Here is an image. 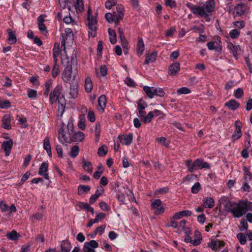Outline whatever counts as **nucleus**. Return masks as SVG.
<instances>
[{"label": "nucleus", "mask_w": 252, "mask_h": 252, "mask_svg": "<svg viewBox=\"0 0 252 252\" xmlns=\"http://www.w3.org/2000/svg\"><path fill=\"white\" fill-rule=\"evenodd\" d=\"M107 101L104 95H101L98 99V109L100 111L103 112L106 106Z\"/></svg>", "instance_id": "nucleus-25"}, {"label": "nucleus", "mask_w": 252, "mask_h": 252, "mask_svg": "<svg viewBox=\"0 0 252 252\" xmlns=\"http://www.w3.org/2000/svg\"><path fill=\"white\" fill-rule=\"evenodd\" d=\"M53 84V81L52 80L49 79L47 80L45 83V91L44 93V95L47 96L49 93L50 88H51Z\"/></svg>", "instance_id": "nucleus-40"}, {"label": "nucleus", "mask_w": 252, "mask_h": 252, "mask_svg": "<svg viewBox=\"0 0 252 252\" xmlns=\"http://www.w3.org/2000/svg\"><path fill=\"white\" fill-rule=\"evenodd\" d=\"M237 237L241 244L245 245L246 244L247 241L246 238L244 234L239 233L237 235Z\"/></svg>", "instance_id": "nucleus-56"}, {"label": "nucleus", "mask_w": 252, "mask_h": 252, "mask_svg": "<svg viewBox=\"0 0 252 252\" xmlns=\"http://www.w3.org/2000/svg\"><path fill=\"white\" fill-rule=\"evenodd\" d=\"M156 140L160 144L164 145L166 147L169 146V144L166 142V139L164 137H158Z\"/></svg>", "instance_id": "nucleus-61"}, {"label": "nucleus", "mask_w": 252, "mask_h": 252, "mask_svg": "<svg viewBox=\"0 0 252 252\" xmlns=\"http://www.w3.org/2000/svg\"><path fill=\"white\" fill-rule=\"evenodd\" d=\"M191 92L190 90L186 87H184L178 89L177 90V94L178 95L181 94H189Z\"/></svg>", "instance_id": "nucleus-45"}, {"label": "nucleus", "mask_w": 252, "mask_h": 252, "mask_svg": "<svg viewBox=\"0 0 252 252\" xmlns=\"http://www.w3.org/2000/svg\"><path fill=\"white\" fill-rule=\"evenodd\" d=\"M228 48L230 52L236 59L237 56L241 50L240 46L239 45H234L232 43H229L228 45Z\"/></svg>", "instance_id": "nucleus-22"}, {"label": "nucleus", "mask_w": 252, "mask_h": 252, "mask_svg": "<svg viewBox=\"0 0 252 252\" xmlns=\"http://www.w3.org/2000/svg\"><path fill=\"white\" fill-rule=\"evenodd\" d=\"M244 92L242 89L238 88L234 91V95L236 98H240L243 95Z\"/></svg>", "instance_id": "nucleus-59"}, {"label": "nucleus", "mask_w": 252, "mask_h": 252, "mask_svg": "<svg viewBox=\"0 0 252 252\" xmlns=\"http://www.w3.org/2000/svg\"><path fill=\"white\" fill-rule=\"evenodd\" d=\"M88 26L89 29V36L94 37L96 35L97 30V20L95 15H91V10L89 8L88 10Z\"/></svg>", "instance_id": "nucleus-5"}, {"label": "nucleus", "mask_w": 252, "mask_h": 252, "mask_svg": "<svg viewBox=\"0 0 252 252\" xmlns=\"http://www.w3.org/2000/svg\"><path fill=\"white\" fill-rule=\"evenodd\" d=\"M74 6L76 10L82 12L84 9L83 0H76Z\"/></svg>", "instance_id": "nucleus-44"}, {"label": "nucleus", "mask_w": 252, "mask_h": 252, "mask_svg": "<svg viewBox=\"0 0 252 252\" xmlns=\"http://www.w3.org/2000/svg\"><path fill=\"white\" fill-rule=\"evenodd\" d=\"M45 17V15L42 14L39 16L37 18L38 29L42 34L45 35H46L48 32L47 28L44 24Z\"/></svg>", "instance_id": "nucleus-14"}, {"label": "nucleus", "mask_w": 252, "mask_h": 252, "mask_svg": "<svg viewBox=\"0 0 252 252\" xmlns=\"http://www.w3.org/2000/svg\"><path fill=\"white\" fill-rule=\"evenodd\" d=\"M196 162H197V169H202L203 168L209 169L210 168L209 164L207 162L204 161L202 159L197 158L196 159Z\"/></svg>", "instance_id": "nucleus-32"}, {"label": "nucleus", "mask_w": 252, "mask_h": 252, "mask_svg": "<svg viewBox=\"0 0 252 252\" xmlns=\"http://www.w3.org/2000/svg\"><path fill=\"white\" fill-rule=\"evenodd\" d=\"M87 118L91 122H94L95 120V117L93 111H89L87 115Z\"/></svg>", "instance_id": "nucleus-64"}, {"label": "nucleus", "mask_w": 252, "mask_h": 252, "mask_svg": "<svg viewBox=\"0 0 252 252\" xmlns=\"http://www.w3.org/2000/svg\"><path fill=\"white\" fill-rule=\"evenodd\" d=\"M79 148L77 146H74L71 149L70 155L72 158L76 157L79 154Z\"/></svg>", "instance_id": "nucleus-51"}, {"label": "nucleus", "mask_w": 252, "mask_h": 252, "mask_svg": "<svg viewBox=\"0 0 252 252\" xmlns=\"http://www.w3.org/2000/svg\"><path fill=\"white\" fill-rule=\"evenodd\" d=\"M233 25L235 27L237 28L238 30L242 29L245 26V22L243 21H239L234 22Z\"/></svg>", "instance_id": "nucleus-60"}, {"label": "nucleus", "mask_w": 252, "mask_h": 252, "mask_svg": "<svg viewBox=\"0 0 252 252\" xmlns=\"http://www.w3.org/2000/svg\"><path fill=\"white\" fill-rule=\"evenodd\" d=\"M27 95L29 98L35 99L37 96V91L34 89H28L27 90Z\"/></svg>", "instance_id": "nucleus-49"}, {"label": "nucleus", "mask_w": 252, "mask_h": 252, "mask_svg": "<svg viewBox=\"0 0 252 252\" xmlns=\"http://www.w3.org/2000/svg\"><path fill=\"white\" fill-rule=\"evenodd\" d=\"M224 245V242L217 239L212 240V241L208 243L209 247L213 250L215 251L219 250L221 247H223Z\"/></svg>", "instance_id": "nucleus-15"}, {"label": "nucleus", "mask_w": 252, "mask_h": 252, "mask_svg": "<svg viewBox=\"0 0 252 252\" xmlns=\"http://www.w3.org/2000/svg\"><path fill=\"white\" fill-rule=\"evenodd\" d=\"M61 62L62 64L66 66L62 73L63 80L64 82H67L71 79L73 69H74L73 71L74 74V77H75L78 72L76 57L72 56L71 62H70L69 58L67 55H65L64 56L62 55Z\"/></svg>", "instance_id": "nucleus-2"}, {"label": "nucleus", "mask_w": 252, "mask_h": 252, "mask_svg": "<svg viewBox=\"0 0 252 252\" xmlns=\"http://www.w3.org/2000/svg\"><path fill=\"white\" fill-rule=\"evenodd\" d=\"M242 136V132L241 127H237L236 128L234 132L232 135L233 140H236L239 139Z\"/></svg>", "instance_id": "nucleus-42"}, {"label": "nucleus", "mask_w": 252, "mask_h": 252, "mask_svg": "<svg viewBox=\"0 0 252 252\" xmlns=\"http://www.w3.org/2000/svg\"><path fill=\"white\" fill-rule=\"evenodd\" d=\"M243 170L244 172V178L245 180L247 182L250 181L252 179V174L250 171L249 168L244 166Z\"/></svg>", "instance_id": "nucleus-33"}, {"label": "nucleus", "mask_w": 252, "mask_h": 252, "mask_svg": "<svg viewBox=\"0 0 252 252\" xmlns=\"http://www.w3.org/2000/svg\"><path fill=\"white\" fill-rule=\"evenodd\" d=\"M83 167L84 169L90 173L92 172V165L91 163L87 160H83L82 161Z\"/></svg>", "instance_id": "nucleus-38"}, {"label": "nucleus", "mask_w": 252, "mask_h": 252, "mask_svg": "<svg viewBox=\"0 0 252 252\" xmlns=\"http://www.w3.org/2000/svg\"><path fill=\"white\" fill-rule=\"evenodd\" d=\"M48 164L46 162H43L40 165L39 169L38 174L44 177L46 179H49V176L48 173Z\"/></svg>", "instance_id": "nucleus-16"}, {"label": "nucleus", "mask_w": 252, "mask_h": 252, "mask_svg": "<svg viewBox=\"0 0 252 252\" xmlns=\"http://www.w3.org/2000/svg\"><path fill=\"white\" fill-rule=\"evenodd\" d=\"M220 207L224 209L226 212L230 213L234 205V202L230 201L226 197L222 196L219 200Z\"/></svg>", "instance_id": "nucleus-7"}, {"label": "nucleus", "mask_w": 252, "mask_h": 252, "mask_svg": "<svg viewBox=\"0 0 252 252\" xmlns=\"http://www.w3.org/2000/svg\"><path fill=\"white\" fill-rule=\"evenodd\" d=\"M11 103L8 100H0V107L2 109H7L10 107Z\"/></svg>", "instance_id": "nucleus-52"}, {"label": "nucleus", "mask_w": 252, "mask_h": 252, "mask_svg": "<svg viewBox=\"0 0 252 252\" xmlns=\"http://www.w3.org/2000/svg\"><path fill=\"white\" fill-rule=\"evenodd\" d=\"M157 57V53L153 52L150 55H147L146 56L145 61L144 63V64H147L149 63H153L156 59Z\"/></svg>", "instance_id": "nucleus-37"}, {"label": "nucleus", "mask_w": 252, "mask_h": 252, "mask_svg": "<svg viewBox=\"0 0 252 252\" xmlns=\"http://www.w3.org/2000/svg\"><path fill=\"white\" fill-rule=\"evenodd\" d=\"M248 224L245 220H242L239 225V229L241 231H244L248 228Z\"/></svg>", "instance_id": "nucleus-62"}, {"label": "nucleus", "mask_w": 252, "mask_h": 252, "mask_svg": "<svg viewBox=\"0 0 252 252\" xmlns=\"http://www.w3.org/2000/svg\"><path fill=\"white\" fill-rule=\"evenodd\" d=\"M108 32L109 35V39L111 43L112 44H115L117 42L116 33L115 31L114 30L109 28L108 30Z\"/></svg>", "instance_id": "nucleus-35"}, {"label": "nucleus", "mask_w": 252, "mask_h": 252, "mask_svg": "<svg viewBox=\"0 0 252 252\" xmlns=\"http://www.w3.org/2000/svg\"><path fill=\"white\" fill-rule=\"evenodd\" d=\"M6 236L9 239L15 241L19 238L20 235L18 234L16 231L13 230L11 232L8 233L6 234Z\"/></svg>", "instance_id": "nucleus-41"}, {"label": "nucleus", "mask_w": 252, "mask_h": 252, "mask_svg": "<svg viewBox=\"0 0 252 252\" xmlns=\"http://www.w3.org/2000/svg\"><path fill=\"white\" fill-rule=\"evenodd\" d=\"M63 124L62 126L59 129L58 138L59 141L63 144L71 142V134H72V129H73V120L69 119L67 125L66 130H65Z\"/></svg>", "instance_id": "nucleus-3"}, {"label": "nucleus", "mask_w": 252, "mask_h": 252, "mask_svg": "<svg viewBox=\"0 0 252 252\" xmlns=\"http://www.w3.org/2000/svg\"><path fill=\"white\" fill-rule=\"evenodd\" d=\"M143 90L145 91L149 97L152 98L154 96L155 88L150 87L147 86L143 87Z\"/></svg>", "instance_id": "nucleus-36"}, {"label": "nucleus", "mask_w": 252, "mask_h": 252, "mask_svg": "<svg viewBox=\"0 0 252 252\" xmlns=\"http://www.w3.org/2000/svg\"><path fill=\"white\" fill-rule=\"evenodd\" d=\"M185 164L188 168V170L190 172H192L197 169V165H198L196 160L193 161L191 159L187 160L186 161Z\"/></svg>", "instance_id": "nucleus-23"}, {"label": "nucleus", "mask_w": 252, "mask_h": 252, "mask_svg": "<svg viewBox=\"0 0 252 252\" xmlns=\"http://www.w3.org/2000/svg\"><path fill=\"white\" fill-rule=\"evenodd\" d=\"M43 215L40 213H36L30 217L31 220L35 222L36 220H40L42 219Z\"/></svg>", "instance_id": "nucleus-50"}, {"label": "nucleus", "mask_w": 252, "mask_h": 252, "mask_svg": "<svg viewBox=\"0 0 252 252\" xmlns=\"http://www.w3.org/2000/svg\"><path fill=\"white\" fill-rule=\"evenodd\" d=\"M214 200L211 197H206L203 201V206L206 208H212L214 206Z\"/></svg>", "instance_id": "nucleus-30"}, {"label": "nucleus", "mask_w": 252, "mask_h": 252, "mask_svg": "<svg viewBox=\"0 0 252 252\" xmlns=\"http://www.w3.org/2000/svg\"><path fill=\"white\" fill-rule=\"evenodd\" d=\"M61 94V91L60 88L58 86H57L50 94L49 102L50 104H53L55 103L59 98Z\"/></svg>", "instance_id": "nucleus-11"}, {"label": "nucleus", "mask_w": 252, "mask_h": 252, "mask_svg": "<svg viewBox=\"0 0 252 252\" xmlns=\"http://www.w3.org/2000/svg\"><path fill=\"white\" fill-rule=\"evenodd\" d=\"M43 148L45 150L49 157H52V152L50 143V138L46 137L43 140Z\"/></svg>", "instance_id": "nucleus-27"}, {"label": "nucleus", "mask_w": 252, "mask_h": 252, "mask_svg": "<svg viewBox=\"0 0 252 252\" xmlns=\"http://www.w3.org/2000/svg\"><path fill=\"white\" fill-rule=\"evenodd\" d=\"M76 84H72L70 86L69 90V94L70 97L75 98L77 96L78 90Z\"/></svg>", "instance_id": "nucleus-34"}, {"label": "nucleus", "mask_w": 252, "mask_h": 252, "mask_svg": "<svg viewBox=\"0 0 252 252\" xmlns=\"http://www.w3.org/2000/svg\"><path fill=\"white\" fill-rule=\"evenodd\" d=\"M117 4V0H107L105 3L106 8L110 9L112 6H115Z\"/></svg>", "instance_id": "nucleus-53"}, {"label": "nucleus", "mask_w": 252, "mask_h": 252, "mask_svg": "<svg viewBox=\"0 0 252 252\" xmlns=\"http://www.w3.org/2000/svg\"><path fill=\"white\" fill-rule=\"evenodd\" d=\"M53 58L54 62H57L58 60V56L60 54L61 56L63 55L64 56L65 54L64 52L63 47H60L59 43H56L55 44L54 47L53 49ZM62 56L61 57V58Z\"/></svg>", "instance_id": "nucleus-10"}, {"label": "nucleus", "mask_w": 252, "mask_h": 252, "mask_svg": "<svg viewBox=\"0 0 252 252\" xmlns=\"http://www.w3.org/2000/svg\"><path fill=\"white\" fill-rule=\"evenodd\" d=\"M59 68L60 66L59 65L57 64V62H54V65L52 71V75L53 77L55 78L59 74Z\"/></svg>", "instance_id": "nucleus-46"}, {"label": "nucleus", "mask_w": 252, "mask_h": 252, "mask_svg": "<svg viewBox=\"0 0 252 252\" xmlns=\"http://www.w3.org/2000/svg\"><path fill=\"white\" fill-rule=\"evenodd\" d=\"M239 103L234 99L229 100L225 103V105L228 108L232 110L237 109L239 106Z\"/></svg>", "instance_id": "nucleus-31"}, {"label": "nucleus", "mask_w": 252, "mask_h": 252, "mask_svg": "<svg viewBox=\"0 0 252 252\" xmlns=\"http://www.w3.org/2000/svg\"><path fill=\"white\" fill-rule=\"evenodd\" d=\"M200 184L198 182L195 183L191 188V192L193 193H197L200 189Z\"/></svg>", "instance_id": "nucleus-58"}, {"label": "nucleus", "mask_w": 252, "mask_h": 252, "mask_svg": "<svg viewBox=\"0 0 252 252\" xmlns=\"http://www.w3.org/2000/svg\"><path fill=\"white\" fill-rule=\"evenodd\" d=\"M73 41V34L72 31L70 28H65L64 32L62 34V40L61 47H63L64 52L66 54L65 45L71 43Z\"/></svg>", "instance_id": "nucleus-6"}, {"label": "nucleus", "mask_w": 252, "mask_h": 252, "mask_svg": "<svg viewBox=\"0 0 252 252\" xmlns=\"http://www.w3.org/2000/svg\"><path fill=\"white\" fill-rule=\"evenodd\" d=\"M249 211H252V202L240 201L238 203H235L230 213L234 217L240 218Z\"/></svg>", "instance_id": "nucleus-4"}, {"label": "nucleus", "mask_w": 252, "mask_h": 252, "mask_svg": "<svg viewBox=\"0 0 252 252\" xmlns=\"http://www.w3.org/2000/svg\"><path fill=\"white\" fill-rule=\"evenodd\" d=\"M180 70V64L178 62H175L169 65L168 73L170 75L177 74Z\"/></svg>", "instance_id": "nucleus-19"}, {"label": "nucleus", "mask_w": 252, "mask_h": 252, "mask_svg": "<svg viewBox=\"0 0 252 252\" xmlns=\"http://www.w3.org/2000/svg\"><path fill=\"white\" fill-rule=\"evenodd\" d=\"M72 134H71V141L81 142L84 140L85 135L81 131H75L74 128L72 129Z\"/></svg>", "instance_id": "nucleus-17"}, {"label": "nucleus", "mask_w": 252, "mask_h": 252, "mask_svg": "<svg viewBox=\"0 0 252 252\" xmlns=\"http://www.w3.org/2000/svg\"><path fill=\"white\" fill-rule=\"evenodd\" d=\"M229 34L231 38L236 39L239 36L240 32L238 29H233L229 32Z\"/></svg>", "instance_id": "nucleus-48"}, {"label": "nucleus", "mask_w": 252, "mask_h": 252, "mask_svg": "<svg viewBox=\"0 0 252 252\" xmlns=\"http://www.w3.org/2000/svg\"><path fill=\"white\" fill-rule=\"evenodd\" d=\"M105 18L109 23H112L114 21V15L111 13H107L105 14Z\"/></svg>", "instance_id": "nucleus-63"}, {"label": "nucleus", "mask_w": 252, "mask_h": 252, "mask_svg": "<svg viewBox=\"0 0 252 252\" xmlns=\"http://www.w3.org/2000/svg\"><path fill=\"white\" fill-rule=\"evenodd\" d=\"M71 249V245L68 240H63L61 243V252H69Z\"/></svg>", "instance_id": "nucleus-24"}, {"label": "nucleus", "mask_w": 252, "mask_h": 252, "mask_svg": "<svg viewBox=\"0 0 252 252\" xmlns=\"http://www.w3.org/2000/svg\"><path fill=\"white\" fill-rule=\"evenodd\" d=\"M107 147L104 145H102V146L99 147L98 149V154L100 156H103L107 154Z\"/></svg>", "instance_id": "nucleus-57"}, {"label": "nucleus", "mask_w": 252, "mask_h": 252, "mask_svg": "<svg viewBox=\"0 0 252 252\" xmlns=\"http://www.w3.org/2000/svg\"><path fill=\"white\" fill-rule=\"evenodd\" d=\"M85 90L86 92L90 93L93 89V83L90 76H87L85 80Z\"/></svg>", "instance_id": "nucleus-29"}, {"label": "nucleus", "mask_w": 252, "mask_h": 252, "mask_svg": "<svg viewBox=\"0 0 252 252\" xmlns=\"http://www.w3.org/2000/svg\"><path fill=\"white\" fill-rule=\"evenodd\" d=\"M147 107V103L142 99H140L138 101L137 109H145Z\"/></svg>", "instance_id": "nucleus-55"}, {"label": "nucleus", "mask_w": 252, "mask_h": 252, "mask_svg": "<svg viewBox=\"0 0 252 252\" xmlns=\"http://www.w3.org/2000/svg\"><path fill=\"white\" fill-rule=\"evenodd\" d=\"M7 32L8 34V41L10 42L11 44L16 43L17 41V38L14 33L10 29L7 30Z\"/></svg>", "instance_id": "nucleus-43"}, {"label": "nucleus", "mask_w": 252, "mask_h": 252, "mask_svg": "<svg viewBox=\"0 0 252 252\" xmlns=\"http://www.w3.org/2000/svg\"><path fill=\"white\" fill-rule=\"evenodd\" d=\"M119 36L121 40V42L122 46L123 48L124 49H127L128 48V43L127 42V40L124 35V32H123V30L121 29V28H119L118 29Z\"/></svg>", "instance_id": "nucleus-28"}, {"label": "nucleus", "mask_w": 252, "mask_h": 252, "mask_svg": "<svg viewBox=\"0 0 252 252\" xmlns=\"http://www.w3.org/2000/svg\"><path fill=\"white\" fill-rule=\"evenodd\" d=\"M117 12H114V19L116 25L119 24L121 19L124 17V7L121 5H118L116 7Z\"/></svg>", "instance_id": "nucleus-12"}, {"label": "nucleus", "mask_w": 252, "mask_h": 252, "mask_svg": "<svg viewBox=\"0 0 252 252\" xmlns=\"http://www.w3.org/2000/svg\"><path fill=\"white\" fill-rule=\"evenodd\" d=\"M186 5L194 15L203 18L207 21H210V17L212 15L215 7L214 0H208L199 5H194L191 3L187 2Z\"/></svg>", "instance_id": "nucleus-1"}, {"label": "nucleus", "mask_w": 252, "mask_h": 252, "mask_svg": "<svg viewBox=\"0 0 252 252\" xmlns=\"http://www.w3.org/2000/svg\"><path fill=\"white\" fill-rule=\"evenodd\" d=\"M2 126L3 128L6 129H9L11 128V117L9 115H4L2 118Z\"/></svg>", "instance_id": "nucleus-26"}, {"label": "nucleus", "mask_w": 252, "mask_h": 252, "mask_svg": "<svg viewBox=\"0 0 252 252\" xmlns=\"http://www.w3.org/2000/svg\"><path fill=\"white\" fill-rule=\"evenodd\" d=\"M0 208L2 212H9L13 213L16 211V208L14 205L12 204L9 207L4 202H0Z\"/></svg>", "instance_id": "nucleus-18"}, {"label": "nucleus", "mask_w": 252, "mask_h": 252, "mask_svg": "<svg viewBox=\"0 0 252 252\" xmlns=\"http://www.w3.org/2000/svg\"><path fill=\"white\" fill-rule=\"evenodd\" d=\"M162 202L159 199L155 200L151 204V209L154 211L155 214L159 215L164 212V208L161 205Z\"/></svg>", "instance_id": "nucleus-8"}, {"label": "nucleus", "mask_w": 252, "mask_h": 252, "mask_svg": "<svg viewBox=\"0 0 252 252\" xmlns=\"http://www.w3.org/2000/svg\"><path fill=\"white\" fill-rule=\"evenodd\" d=\"M98 247V243L95 240H91L90 242H86L84 243L83 252H96L95 249Z\"/></svg>", "instance_id": "nucleus-9"}, {"label": "nucleus", "mask_w": 252, "mask_h": 252, "mask_svg": "<svg viewBox=\"0 0 252 252\" xmlns=\"http://www.w3.org/2000/svg\"><path fill=\"white\" fill-rule=\"evenodd\" d=\"M145 50V45L143 39L138 37L136 45V53L138 56L142 55Z\"/></svg>", "instance_id": "nucleus-20"}, {"label": "nucleus", "mask_w": 252, "mask_h": 252, "mask_svg": "<svg viewBox=\"0 0 252 252\" xmlns=\"http://www.w3.org/2000/svg\"><path fill=\"white\" fill-rule=\"evenodd\" d=\"M13 145V142L11 139L4 141L2 144L5 155L8 156L11 152V148Z\"/></svg>", "instance_id": "nucleus-21"}, {"label": "nucleus", "mask_w": 252, "mask_h": 252, "mask_svg": "<svg viewBox=\"0 0 252 252\" xmlns=\"http://www.w3.org/2000/svg\"><path fill=\"white\" fill-rule=\"evenodd\" d=\"M154 117V115H153V113L150 111L148 113L147 116H144L142 120L144 123L147 124L150 123Z\"/></svg>", "instance_id": "nucleus-47"}, {"label": "nucleus", "mask_w": 252, "mask_h": 252, "mask_svg": "<svg viewBox=\"0 0 252 252\" xmlns=\"http://www.w3.org/2000/svg\"><path fill=\"white\" fill-rule=\"evenodd\" d=\"M98 171H96L94 174V177L95 179H98L101 176L103 172V167L100 165L98 166Z\"/></svg>", "instance_id": "nucleus-54"}, {"label": "nucleus", "mask_w": 252, "mask_h": 252, "mask_svg": "<svg viewBox=\"0 0 252 252\" xmlns=\"http://www.w3.org/2000/svg\"><path fill=\"white\" fill-rule=\"evenodd\" d=\"M120 142L125 145L128 146L131 144L133 140V134L130 133L127 135L122 134L118 136Z\"/></svg>", "instance_id": "nucleus-13"}, {"label": "nucleus", "mask_w": 252, "mask_h": 252, "mask_svg": "<svg viewBox=\"0 0 252 252\" xmlns=\"http://www.w3.org/2000/svg\"><path fill=\"white\" fill-rule=\"evenodd\" d=\"M91 189L89 186L87 185H79L78 187V194H82L84 192L89 191Z\"/></svg>", "instance_id": "nucleus-39"}]
</instances>
